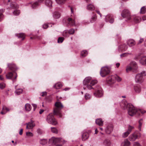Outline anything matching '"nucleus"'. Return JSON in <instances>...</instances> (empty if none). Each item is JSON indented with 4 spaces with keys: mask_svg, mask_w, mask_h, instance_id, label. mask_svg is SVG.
<instances>
[{
    "mask_svg": "<svg viewBox=\"0 0 146 146\" xmlns=\"http://www.w3.org/2000/svg\"><path fill=\"white\" fill-rule=\"evenodd\" d=\"M121 108L123 110L127 109L128 114L131 116H134L136 113H139V111L132 105L127 103L125 100H123L121 103Z\"/></svg>",
    "mask_w": 146,
    "mask_h": 146,
    "instance_id": "1",
    "label": "nucleus"
},
{
    "mask_svg": "<svg viewBox=\"0 0 146 146\" xmlns=\"http://www.w3.org/2000/svg\"><path fill=\"white\" fill-rule=\"evenodd\" d=\"M97 83V81L96 80H92L91 77H86L83 81L84 89L86 90V88L89 90L94 89L92 86Z\"/></svg>",
    "mask_w": 146,
    "mask_h": 146,
    "instance_id": "2",
    "label": "nucleus"
},
{
    "mask_svg": "<svg viewBox=\"0 0 146 146\" xmlns=\"http://www.w3.org/2000/svg\"><path fill=\"white\" fill-rule=\"evenodd\" d=\"M55 108L54 110V115H56L61 117L62 115L60 113V110L62 109L63 108V106L61 102H56L55 104Z\"/></svg>",
    "mask_w": 146,
    "mask_h": 146,
    "instance_id": "3",
    "label": "nucleus"
},
{
    "mask_svg": "<svg viewBox=\"0 0 146 146\" xmlns=\"http://www.w3.org/2000/svg\"><path fill=\"white\" fill-rule=\"evenodd\" d=\"M146 75L145 71H143L140 73L136 75L135 77V81L136 82L141 83L143 80V77Z\"/></svg>",
    "mask_w": 146,
    "mask_h": 146,
    "instance_id": "4",
    "label": "nucleus"
},
{
    "mask_svg": "<svg viewBox=\"0 0 146 146\" xmlns=\"http://www.w3.org/2000/svg\"><path fill=\"white\" fill-rule=\"evenodd\" d=\"M46 121L49 123L53 125H55L57 123V121L52 113H50L48 115L46 118Z\"/></svg>",
    "mask_w": 146,
    "mask_h": 146,
    "instance_id": "5",
    "label": "nucleus"
},
{
    "mask_svg": "<svg viewBox=\"0 0 146 146\" xmlns=\"http://www.w3.org/2000/svg\"><path fill=\"white\" fill-rule=\"evenodd\" d=\"M110 72V68L108 67L105 66L101 68L100 74L101 76L103 77L108 74Z\"/></svg>",
    "mask_w": 146,
    "mask_h": 146,
    "instance_id": "6",
    "label": "nucleus"
},
{
    "mask_svg": "<svg viewBox=\"0 0 146 146\" xmlns=\"http://www.w3.org/2000/svg\"><path fill=\"white\" fill-rule=\"evenodd\" d=\"M95 90V92L94 93V95L97 97H101L103 95L102 89L99 86H97Z\"/></svg>",
    "mask_w": 146,
    "mask_h": 146,
    "instance_id": "7",
    "label": "nucleus"
},
{
    "mask_svg": "<svg viewBox=\"0 0 146 146\" xmlns=\"http://www.w3.org/2000/svg\"><path fill=\"white\" fill-rule=\"evenodd\" d=\"M76 17L75 15H71L70 17L68 18L67 19V23L70 25L74 26L75 25V19Z\"/></svg>",
    "mask_w": 146,
    "mask_h": 146,
    "instance_id": "8",
    "label": "nucleus"
},
{
    "mask_svg": "<svg viewBox=\"0 0 146 146\" xmlns=\"http://www.w3.org/2000/svg\"><path fill=\"white\" fill-rule=\"evenodd\" d=\"M121 15L123 17L126 18L129 20L131 18L130 13L127 9H125L123 10Z\"/></svg>",
    "mask_w": 146,
    "mask_h": 146,
    "instance_id": "9",
    "label": "nucleus"
},
{
    "mask_svg": "<svg viewBox=\"0 0 146 146\" xmlns=\"http://www.w3.org/2000/svg\"><path fill=\"white\" fill-rule=\"evenodd\" d=\"M61 139L60 138H55L53 137L49 140V142L51 143L55 144L56 143L60 142Z\"/></svg>",
    "mask_w": 146,
    "mask_h": 146,
    "instance_id": "10",
    "label": "nucleus"
},
{
    "mask_svg": "<svg viewBox=\"0 0 146 146\" xmlns=\"http://www.w3.org/2000/svg\"><path fill=\"white\" fill-rule=\"evenodd\" d=\"M105 21L107 22H109L110 23H112L113 22L114 19L112 16L108 15L106 16Z\"/></svg>",
    "mask_w": 146,
    "mask_h": 146,
    "instance_id": "11",
    "label": "nucleus"
},
{
    "mask_svg": "<svg viewBox=\"0 0 146 146\" xmlns=\"http://www.w3.org/2000/svg\"><path fill=\"white\" fill-rule=\"evenodd\" d=\"M26 125V129H32L35 126L34 121L33 120H31L30 122L27 123Z\"/></svg>",
    "mask_w": 146,
    "mask_h": 146,
    "instance_id": "12",
    "label": "nucleus"
},
{
    "mask_svg": "<svg viewBox=\"0 0 146 146\" xmlns=\"http://www.w3.org/2000/svg\"><path fill=\"white\" fill-rule=\"evenodd\" d=\"M113 125L111 124H109L106 127L105 131L107 134H110L113 131Z\"/></svg>",
    "mask_w": 146,
    "mask_h": 146,
    "instance_id": "13",
    "label": "nucleus"
},
{
    "mask_svg": "<svg viewBox=\"0 0 146 146\" xmlns=\"http://www.w3.org/2000/svg\"><path fill=\"white\" fill-rule=\"evenodd\" d=\"M128 46L125 44H123L120 45L119 47V50L122 51H125L127 50Z\"/></svg>",
    "mask_w": 146,
    "mask_h": 146,
    "instance_id": "14",
    "label": "nucleus"
},
{
    "mask_svg": "<svg viewBox=\"0 0 146 146\" xmlns=\"http://www.w3.org/2000/svg\"><path fill=\"white\" fill-rule=\"evenodd\" d=\"M13 75V74L12 72H9L6 75V78L9 79H12V80L14 82L15 81V80L17 76H15L14 77V79L12 78Z\"/></svg>",
    "mask_w": 146,
    "mask_h": 146,
    "instance_id": "15",
    "label": "nucleus"
},
{
    "mask_svg": "<svg viewBox=\"0 0 146 146\" xmlns=\"http://www.w3.org/2000/svg\"><path fill=\"white\" fill-rule=\"evenodd\" d=\"M138 137V135L135 133L130 135L129 137V140L130 141H135Z\"/></svg>",
    "mask_w": 146,
    "mask_h": 146,
    "instance_id": "16",
    "label": "nucleus"
},
{
    "mask_svg": "<svg viewBox=\"0 0 146 146\" xmlns=\"http://www.w3.org/2000/svg\"><path fill=\"white\" fill-rule=\"evenodd\" d=\"M44 0H38V2H35L31 4L33 8H35L37 6L40 5V3L42 2Z\"/></svg>",
    "mask_w": 146,
    "mask_h": 146,
    "instance_id": "17",
    "label": "nucleus"
},
{
    "mask_svg": "<svg viewBox=\"0 0 146 146\" xmlns=\"http://www.w3.org/2000/svg\"><path fill=\"white\" fill-rule=\"evenodd\" d=\"M127 45L129 47H131L135 44V41L132 39H129L128 40L127 42Z\"/></svg>",
    "mask_w": 146,
    "mask_h": 146,
    "instance_id": "18",
    "label": "nucleus"
},
{
    "mask_svg": "<svg viewBox=\"0 0 146 146\" xmlns=\"http://www.w3.org/2000/svg\"><path fill=\"white\" fill-rule=\"evenodd\" d=\"M115 76H111L109 77L107 79V81H108V83L110 84H112L115 82L114 79Z\"/></svg>",
    "mask_w": 146,
    "mask_h": 146,
    "instance_id": "19",
    "label": "nucleus"
},
{
    "mask_svg": "<svg viewBox=\"0 0 146 146\" xmlns=\"http://www.w3.org/2000/svg\"><path fill=\"white\" fill-rule=\"evenodd\" d=\"M8 66L9 67V69L11 71L14 72L17 69V67L14 64H8Z\"/></svg>",
    "mask_w": 146,
    "mask_h": 146,
    "instance_id": "20",
    "label": "nucleus"
},
{
    "mask_svg": "<svg viewBox=\"0 0 146 146\" xmlns=\"http://www.w3.org/2000/svg\"><path fill=\"white\" fill-rule=\"evenodd\" d=\"M89 137V134L87 132H84L82 135V139L83 141H85Z\"/></svg>",
    "mask_w": 146,
    "mask_h": 146,
    "instance_id": "21",
    "label": "nucleus"
},
{
    "mask_svg": "<svg viewBox=\"0 0 146 146\" xmlns=\"http://www.w3.org/2000/svg\"><path fill=\"white\" fill-rule=\"evenodd\" d=\"M96 123L100 126H103V121L102 119H98L96 120Z\"/></svg>",
    "mask_w": 146,
    "mask_h": 146,
    "instance_id": "22",
    "label": "nucleus"
},
{
    "mask_svg": "<svg viewBox=\"0 0 146 146\" xmlns=\"http://www.w3.org/2000/svg\"><path fill=\"white\" fill-rule=\"evenodd\" d=\"M130 144V142L127 139H125L121 143V146H129Z\"/></svg>",
    "mask_w": 146,
    "mask_h": 146,
    "instance_id": "23",
    "label": "nucleus"
},
{
    "mask_svg": "<svg viewBox=\"0 0 146 146\" xmlns=\"http://www.w3.org/2000/svg\"><path fill=\"white\" fill-rule=\"evenodd\" d=\"M9 111V109L7 107L3 106V107L2 111L1 112V113L2 114H5L7 111Z\"/></svg>",
    "mask_w": 146,
    "mask_h": 146,
    "instance_id": "24",
    "label": "nucleus"
},
{
    "mask_svg": "<svg viewBox=\"0 0 146 146\" xmlns=\"http://www.w3.org/2000/svg\"><path fill=\"white\" fill-rule=\"evenodd\" d=\"M140 62L142 65H146V56L142 57L140 60Z\"/></svg>",
    "mask_w": 146,
    "mask_h": 146,
    "instance_id": "25",
    "label": "nucleus"
},
{
    "mask_svg": "<svg viewBox=\"0 0 146 146\" xmlns=\"http://www.w3.org/2000/svg\"><path fill=\"white\" fill-rule=\"evenodd\" d=\"M87 9L89 10L93 11L95 9V7L92 4H90L87 5Z\"/></svg>",
    "mask_w": 146,
    "mask_h": 146,
    "instance_id": "26",
    "label": "nucleus"
},
{
    "mask_svg": "<svg viewBox=\"0 0 146 146\" xmlns=\"http://www.w3.org/2000/svg\"><path fill=\"white\" fill-rule=\"evenodd\" d=\"M103 143L106 146H110L111 142L109 139H106L103 141Z\"/></svg>",
    "mask_w": 146,
    "mask_h": 146,
    "instance_id": "27",
    "label": "nucleus"
},
{
    "mask_svg": "<svg viewBox=\"0 0 146 146\" xmlns=\"http://www.w3.org/2000/svg\"><path fill=\"white\" fill-rule=\"evenodd\" d=\"M134 89L135 92L137 93H139L141 91V88L139 85L135 86Z\"/></svg>",
    "mask_w": 146,
    "mask_h": 146,
    "instance_id": "28",
    "label": "nucleus"
},
{
    "mask_svg": "<svg viewBox=\"0 0 146 146\" xmlns=\"http://www.w3.org/2000/svg\"><path fill=\"white\" fill-rule=\"evenodd\" d=\"M15 35L19 38H22V40H23L24 39L25 37V34L23 33H20L19 34H17Z\"/></svg>",
    "mask_w": 146,
    "mask_h": 146,
    "instance_id": "29",
    "label": "nucleus"
},
{
    "mask_svg": "<svg viewBox=\"0 0 146 146\" xmlns=\"http://www.w3.org/2000/svg\"><path fill=\"white\" fill-rule=\"evenodd\" d=\"M134 22L135 23H139L141 21V18L139 17H133Z\"/></svg>",
    "mask_w": 146,
    "mask_h": 146,
    "instance_id": "30",
    "label": "nucleus"
},
{
    "mask_svg": "<svg viewBox=\"0 0 146 146\" xmlns=\"http://www.w3.org/2000/svg\"><path fill=\"white\" fill-rule=\"evenodd\" d=\"M131 65L133 69L135 70L137 68V64L135 62H132L131 63Z\"/></svg>",
    "mask_w": 146,
    "mask_h": 146,
    "instance_id": "31",
    "label": "nucleus"
},
{
    "mask_svg": "<svg viewBox=\"0 0 146 146\" xmlns=\"http://www.w3.org/2000/svg\"><path fill=\"white\" fill-rule=\"evenodd\" d=\"M62 86V84L60 82L57 83L54 86V88L58 89L60 88Z\"/></svg>",
    "mask_w": 146,
    "mask_h": 146,
    "instance_id": "32",
    "label": "nucleus"
},
{
    "mask_svg": "<svg viewBox=\"0 0 146 146\" xmlns=\"http://www.w3.org/2000/svg\"><path fill=\"white\" fill-rule=\"evenodd\" d=\"M10 7L12 9L17 8L18 7V5L16 3L13 2L11 3Z\"/></svg>",
    "mask_w": 146,
    "mask_h": 146,
    "instance_id": "33",
    "label": "nucleus"
},
{
    "mask_svg": "<svg viewBox=\"0 0 146 146\" xmlns=\"http://www.w3.org/2000/svg\"><path fill=\"white\" fill-rule=\"evenodd\" d=\"M25 108L26 110L28 111H30L31 109V106L28 104H27L25 105Z\"/></svg>",
    "mask_w": 146,
    "mask_h": 146,
    "instance_id": "34",
    "label": "nucleus"
},
{
    "mask_svg": "<svg viewBox=\"0 0 146 146\" xmlns=\"http://www.w3.org/2000/svg\"><path fill=\"white\" fill-rule=\"evenodd\" d=\"M52 2L51 0H46V1L45 4L48 7L52 6Z\"/></svg>",
    "mask_w": 146,
    "mask_h": 146,
    "instance_id": "35",
    "label": "nucleus"
},
{
    "mask_svg": "<svg viewBox=\"0 0 146 146\" xmlns=\"http://www.w3.org/2000/svg\"><path fill=\"white\" fill-rule=\"evenodd\" d=\"M53 16L54 18L58 19L60 17V15L58 12H55Z\"/></svg>",
    "mask_w": 146,
    "mask_h": 146,
    "instance_id": "36",
    "label": "nucleus"
},
{
    "mask_svg": "<svg viewBox=\"0 0 146 146\" xmlns=\"http://www.w3.org/2000/svg\"><path fill=\"white\" fill-rule=\"evenodd\" d=\"M87 51L86 50H83L81 52V56L83 57L86 56L87 55Z\"/></svg>",
    "mask_w": 146,
    "mask_h": 146,
    "instance_id": "37",
    "label": "nucleus"
},
{
    "mask_svg": "<svg viewBox=\"0 0 146 146\" xmlns=\"http://www.w3.org/2000/svg\"><path fill=\"white\" fill-rule=\"evenodd\" d=\"M4 11L3 9H0V21L2 20L3 17V14Z\"/></svg>",
    "mask_w": 146,
    "mask_h": 146,
    "instance_id": "38",
    "label": "nucleus"
},
{
    "mask_svg": "<svg viewBox=\"0 0 146 146\" xmlns=\"http://www.w3.org/2000/svg\"><path fill=\"white\" fill-rule=\"evenodd\" d=\"M23 92V90L22 89L20 88L16 90L15 93L17 95H19Z\"/></svg>",
    "mask_w": 146,
    "mask_h": 146,
    "instance_id": "39",
    "label": "nucleus"
},
{
    "mask_svg": "<svg viewBox=\"0 0 146 146\" xmlns=\"http://www.w3.org/2000/svg\"><path fill=\"white\" fill-rule=\"evenodd\" d=\"M47 140L46 139H41L40 141V143L42 145H45L47 143Z\"/></svg>",
    "mask_w": 146,
    "mask_h": 146,
    "instance_id": "40",
    "label": "nucleus"
},
{
    "mask_svg": "<svg viewBox=\"0 0 146 146\" xmlns=\"http://www.w3.org/2000/svg\"><path fill=\"white\" fill-rule=\"evenodd\" d=\"M96 19V15H93V16L92 17L90 20V22L91 23H93L94 22Z\"/></svg>",
    "mask_w": 146,
    "mask_h": 146,
    "instance_id": "41",
    "label": "nucleus"
},
{
    "mask_svg": "<svg viewBox=\"0 0 146 146\" xmlns=\"http://www.w3.org/2000/svg\"><path fill=\"white\" fill-rule=\"evenodd\" d=\"M84 97L86 100H89L90 99L91 96L89 94L86 93Z\"/></svg>",
    "mask_w": 146,
    "mask_h": 146,
    "instance_id": "42",
    "label": "nucleus"
},
{
    "mask_svg": "<svg viewBox=\"0 0 146 146\" xmlns=\"http://www.w3.org/2000/svg\"><path fill=\"white\" fill-rule=\"evenodd\" d=\"M130 133L127 131L124 133L122 135V137L124 138L127 137Z\"/></svg>",
    "mask_w": 146,
    "mask_h": 146,
    "instance_id": "43",
    "label": "nucleus"
},
{
    "mask_svg": "<svg viewBox=\"0 0 146 146\" xmlns=\"http://www.w3.org/2000/svg\"><path fill=\"white\" fill-rule=\"evenodd\" d=\"M56 3L58 4H61L64 3L66 0H55Z\"/></svg>",
    "mask_w": 146,
    "mask_h": 146,
    "instance_id": "44",
    "label": "nucleus"
},
{
    "mask_svg": "<svg viewBox=\"0 0 146 146\" xmlns=\"http://www.w3.org/2000/svg\"><path fill=\"white\" fill-rule=\"evenodd\" d=\"M51 131L54 133H58V131L56 129L55 127H51Z\"/></svg>",
    "mask_w": 146,
    "mask_h": 146,
    "instance_id": "45",
    "label": "nucleus"
},
{
    "mask_svg": "<svg viewBox=\"0 0 146 146\" xmlns=\"http://www.w3.org/2000/svg\"><path fill=\"white\" fill-rule=\"evenodd\" d=\"M13 13L14 15H17L20 13V11L19 10H16L13 12Z\"/></svg>",
    "mask_w": 146,
    "mask_h": 146,
    "instance_id": "46",
    "label": "nucleus"
},
{
    "mask_svg": "<svg viewBox=\"0 0 146 146\" xmlns=\"http://www.w3.org/2000/svg\"><path fill=\"white\" fill-rule=\"evenodd\" d=\"M145 11L146 9L144 7H143L141 8L140 13L141 14H144L145 13Z\"/></svg>",
    "mask_w": 146,
    "mask_h": 146,
    "instance_id": "47",
    "label": "nucleus"
},
{
    "mask_svg": "<svg viewBox=\"0 0 146 146\" xmlns=\"http://www.w3.org/2000/svg\"><path fill=\"white\" fill-rule=\"evenodd\" d=\"M134 128V127L132 126L129 125L128 127V129L127 131L128 132H129L130 133L131 132L132 129Z\"/></svg>",
    "mask_w": 146,
    "mask_h": 146,
    "instance_id": "48",
    "label": "nucleus"
},
{
    "mask_svg": "<svg viewBox=\"0 0 146 146\" xmlns=\"http://www.w3.org/2000/svg\"><path fill=\"white\" fill-rule=\"evenodd\" d=\"M75 32L74 30L73 29H71L69 30L68 31L69 34L70 35L73 34Z\"/></svg>",
    "mask_w": 146,
    "mask_h": 146,
    "instance_id": "49",
    "label": "nucleus"
},
{
    "mask_svg": "<svg viewBox=\"0 0 146 146\" xmlns=\"http://www.w3.org/2000/svg\"><path fill=\"white\" fill-rule=\"evenodd\" d=\"M115 79L118 82H120L121 81V78L118 76H116L115 77Z\"/></svg>",
    "mask_w": 146,
    "mask_h": 146,
    "instance_id": "50",
    "label": "nucleus"
},
{
    "mask_svg": "<svg viewBox=\"0 0 146 146\" xmlns=\"http://www.w3.org/2000/svg\"><path fill=\"white\" fill-rule=\"evenodd\" d=\"M68 34H69L68 31H65L63 32V35L64 36L67 37L68 36Z\"/></svg>",
    "mask_w": 146,
    "mask_h": 146,
    "instance_id": "51",
    "label": "nucleus"
},
{
    "mask_svg": "<svg viewBox=\"0 0 146 146\" xmlns=\"http://www.w3.org/2000/svg\"><path fill=\"white\" fill-rule=\"evenodd\" d=\"M26 135L29 137H32L33 136V134L31 132H26Z\"/></svg>",
    "mask_w": 146,
    "mask_h": 146,
    "instance_id": "52",
    "label": "nucleus"
},
{
    "mask_svg": "<svg viewBox=\"0 0 146 146\" xmlns=\"http://www.w3.org/2000/svg\"><path fill=\"white\" fill-rule=\"evenodd\" d=\"M132 69V68L131 66H128L126 69V71L127 72H128L129 71H131Z\"/></svg>",
    "mask_w": 146,
    "mask_h": 146,
    "instance_id": "53",
    "label": "nucleus"
},
{
    "mask_svg": "<svg viewBox=\"0 0 146 146\" xmlns=\"http://www.w3.org/2000/svg\"><path fill=\"white\" fill-rule=\"evenodd\" d=\"M131 54V53H124L121 54L120 56L121 57H125L127 56L128 54Z\"/></svg>",
    "mask_w": 146,
    "mask_h": 146,
    "instance_id": "54",
    "label": "nucleus"
},
{
    "mask_svg": "<svg viewBox=\"0 0 146 146\" xmlns=\"http://www.w3.org/2000/svg\"><path fill=\"white\" fill-rule=\"evenodd\" d=\"M64 40L63 38L62 37H59L58 40V43H62V42Z\"/></svg>",
    "mask_w": 146,
    "mask_h": 146,
    "instance_id": "55",
    "label": "nucleus"
},
{
    "mask_svg": "<svg viewBox=\"0 0 146 146\" xmlns=\"http://www.w3.org/2000/svg\"><path fill=\"white\" fill-rule=\"evenodd\" d=\"M5 87V84L3 83H1L0 84V88L3 89Z\"/></svg>",
    "mask_w": 146,
    "mask_h": 146,
    "instance_id": "56",
    "label": "nucleus"
},
{
    "mask_svg": "<svg viewBox=\"0 0 146 146\" xmlns=\"http://www.w3.org/2000/svg\"><path fill=\"white\" fill-rule=\"evenodd\" d=\"M144 41V39L143 38H140V40L138 41L137 44H141Z\"/></svg>",
    "mask_w": 146,
    "mask_h": 146,
    "instance_id": "57",
    "label": "nucleus"
},
{
    "mask_svg": "<svg viewBox=\"0 0 146 146\" xmlns=\"http://www.w3.org/2000/svg\"><path fill=\"white\" fill-rule=\"evenodd\" d=\"M133 146H141L138 142H135L134 143Z\"/></svg>",
    "mask_w": 146,
    "mask_h": 146,
    "instance_id": "58",
    "label": "nucleus"
},
{
    "mask_svg": "<svg viewBox=\"0 0 146 146\" xmlns=\"http://www.w3.org/2000/svg\"><path fill=\"white\" fill-rule=\"evenodd\" d=\"M37 132L38 133L40 134H41L42 133V131L41 129H38L37 130Z\"/></svg>",
    "mask_w": 146,
    "mask_h": 146,
    "instance_id": "59",
    "label": "nucleus"
},
{
    "mask_svg": "<svg viewBox=\"0 0 146 146\" xmlns=\"http://www.w3.org/2000/svg\"><path fill=\"white\" fill-rule=\"evenodd\" d=\"M48 27V25L47 24H45L43 25V27L44 29H46Z\"/></svg>",
    "mask_w": 146,
    "mask_h": 146,
    "instance_id": "60",
    "label": "nucleus"
},
{
    "mask_svg": "<svg viewBox=\"0 0 146 146\" xmlns=\"http://www.w3.org/2000/svg\"><path fill=\"white\" fill-rule=\"evenodd\" d=\"M46 92H43L41 94V95L42 96H46Z\"/></svg>",
    "mask_w": 146,
    "mask_h": 146,
    "instance_id": "61",
    "label": "nucleus"
},
{
    "mask_svg": "<svg viewBox=\"0 0 146 146\" xmlns=\"http://www.w3.org/2000/svg\"><path fill=\"white\" fill-rule=\"evenodd\" d=\"M23 129H21L20 131H19V134L20 135H21L22 134H23Z\"/></svg>",
    "mask_w": 146,
    "mask_h": 146,
    "instance_id": "62",
    "label": "nucleus"
},
{
    "mask_svg": "<svg viewBox=\"0 0 146 146\" xmlns=\"http://www.w3.org/2000/svg\"><path fill=\"white\" fill-rule=\"evenodd\" d=\"M44 110L42 109H40L39 111V113L41 114L44 112Z\"/></svg>",
    "mask_w": 146,
    "mask_h": 146,
    "instance_id": "63",
    "label": "nucleus"
},
{
    "mask_svg": "<svg viewBox=\"0 0 146 146\" xmlns=\"http://www.w3.org/2000/svg\"><path fill=\"white\" fill-rule=\"evenodd\" d=\"M142 19L143 21L146 20V16H143L142 17Z\"/></svg>",
    "mask_w": 146,
    "mask_h": 146,
    "instance_id": "64",
    "label": "nucleus"
}]
</instances>
